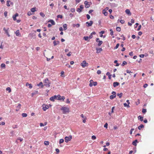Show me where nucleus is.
I'll return each instance as SVG.
<instances>
[{"label":"nucleus","mask_w":154,"mask_h":154,"mask_svg":"<svg viewBox=\"0 0 154 154\" xmlns=\"http://www.w3.org/2000/svg\"><path fill=\"white\" fill-rule=\"evenodd\" d=\"M107 126H108V124L107 123H106L104 125V127L107 128Z\"/></svg>","instance_id":"obj_57"},{"label":"nucleus","mask_w":154,"mask_h":154,"mask_svg":"<svg viewBox=\"0 0 154 154\" xmlns=\"http://www.w3.org/2000/svg\"><path fill=\"white\" fill-rule=\"evenodd\" d=\"M13 2H11L10 0H8L7 2V6L9 7L10 5H13Z\"/></svg>","instance_id":"obj_10"},{"label":"nucleus","mask_w":154,"mask_h":154,"mask_svg":"<svg viewBox=\"0 0 154 154\" xmlns=\"http://www.w3.org/2000/svg\"><path fill=\"white\" fill-rule=\"evenodd\" d=\"M42 109L44 111H45L47 109L49 108V106L47 105H43L42 106Z\"/></svg>","instance_id":"obj_8"},{"label":"nucleus","mask_w":154,"mask_h":154,"mask_svg":"<svg viewBox=\"0 0 154 154\" xmlns=\"http://www.w3.org/2000/svg\"><path fill=\"white\" fill-rule=\"evenodd\" d=\"M127 64V62L125 61H123L122 64V66H124L125 65H126Z\"/></svg>","instance_id":"obj_39"},{"label":"nucleus","mask_w":154,"mask_h":154,"mask_svg":"<svg viewBox=\"0 0 154 154\" xmlns=\"http://www.w3.org/2000/svg\"><path fill=\"white\" fill-rule=\"evenodd\" d=\"M119 84V83L117 82H115L113 83V86L114 87H116L118 86Z\"/></svg>","instance_id":"obj_15"},{"label":"nucleus","mask_w":154,"mask_h":154,"mask_svg":"<svg viewBox=\"0 0 154 154\" xmlns=\"http://www.w3.org/2000/svg\"><path fill=\"white\" fill-rule=\"evenodd\" d=\"M1 68H5V65L4 63H2L1 65Z\"/></svg>","instance_id":"obj_31"},{"label":"nucleus","mask_w":154,"mask_h":154,"mask_svg":"<svg viewBox=\"0 0 154 154\" xmlns=\"http://www.w3.org/2000/svg\"><path fill=\"white\" fill-rule=\"evenodd\" d=\"M67 25L66 24H65L63 25V27L64 30H66L67 29Z\"/></svg>","instance_id":"obj_34"},{"label":"nucleus","mask_w":154,"mask_h":154,"mask_svg":"<svg viewBox=\"0 0 154 154\" xmlns=\"http://www.w3.org/2000/svg\"><path fill=\"white\" fill-rule=\"evenodd\" d=\"M32 14L31 13V12L30 11H29L27 13V15L28 16H30Z\"/></svg>","instance_id":"obj_62"},{"label":"nucleus","mask_w":154,"mask_h":154,"mask_svg":"<svg viewBox=\"0 0 154 154\" xmlns=\"http://www.w3.org/2000/svg\"><path fill=\"white\" fill-rule=\"evenodd\" d=\"M93 23V22L92 21H90L89 22H86V24H88V25H87V26L88 27H89L92 26Z\"/></svg>","instance_id":"obj_11"},{"label":"nucleus","mask_w":154,"mask_h":154,"mask_svg":"<svg viewBox=\"0 0 154 154\" xmlns=\"http://www.w3.org/2000/svg\"><path fill=\"white\" fill-rule=\"evenodd\" d=\"M65 99V97L64 96H62L60 97L59 99H58V100H62L63 101Z\"/></svg>","instance_id":"obj_27"},{"label":"nucleus","mask_w":154,"mask_h":154,"mask_svg":"<svg viewBox=\"0 0 154 154\" xmlns=\"http://www.w3.org/2000/svg\"><path fill=\"white\" fill-rule=\"evenodd\" d=\"M115 108V106H113V107H112V111H111L112 113L114 112V109Z\"/></svg>","instance_id":"obj_60"},{"label":"nucleus","mask_w":154,"mask_h":154,"mask_svg":"<svg viewBox=\"0 0 154 154\" xmlns=\"http://www.w3.org/2000/svg\"><path fill=\"white\" fill-rule=\"evenodd\" d=\"M101 71L100 70H98L97 71V73L98 74H100L101 73Z\"/></svg>","instance_id":"obj_55"},{"label":"nucleus","mask_w":154,"mask_h":154,"mask_svg":"<svg viewBox=\"0 0 154 154\" xmlns=\"http://www.w3.org/2000/svg\"><path fill=\"white\" fill-rule=\"evenodd\" d=\"M66 103H70V101L69 99H67L66 100Z\"/></svg>","instance_id":"obj_59"},{"label":"nucleus","mask_w":154,"mask_h":154,"mask_svg":"<svg viewBox=\"0 0 154 154\" xmlns=\"http://www.w3.org/2000/svg\"><path fill=\"white\" fill-rule=\"evenodd\" d=\"M90 83L89 84V86L92 87L93 85L95 86L97 85V82H94L92 80H91L90 81Z\"/></svg>","instance_id":"obj_4"},{"label":"nucleus","mask_w":154,"mask_h":154,"mask_svg":"<svg viewBox=\"0 0 154 154\" xmlns=\"http://www.w3.org/2000/svg\"><path fill=\"white\" fill-rule=\"evenodd\" d=\"M91 139L93 140H95L96 139V137L95 136L93 135L91 137Z\"/></svg>","instance_id":"obj_44"},{"label":"nucleus","mask_w":154,"mask_h":154,"mask_svg":"<svg viewBox=\"0 0 154 154\" xmlns=\"http://www.w3.org/2000/svg\"><path fill=\"white\" fill-rule=\"evenodd\" d=\"M142 112L143 113H145L146 112V109H143Z\"/></svg>","instance_id":"obj_50"},{"label":"nucleus","mask_w":154,"mask_h":154,"mask_svg":"<svg viewBox=\"0 0 154 154\" xmlns=\"http://www.w3.org/2000/svg\"><path fill=\"white\" fill-rule=\"evenodd\" d=\"M134 130V128H132L131 129V130L130 131V134L131 135L132 134V132Z\"/></svg>","instance_id":"obj_49"},{"label":"nucleus","mask_w":154,"mask_h":154,"mask_svg":"<svg viewBox=\"0 0 154 154\" xmlns=\"http://www.w3.org/2000/svg\"><path fill=\"white\" fill-rule=\"evenodd\" d=\"M87 119V118L86 117H85V118H84V119L83 120V122L84 123H85L86 122V120Z\"/></svg>","instance_id":"obj_48"},{"label":"nucleus","mask_w":154,"mask_h":154,"mask_svg":"<svg viewBox=\"0 0 154 154\" xmlns=\"http://www.w3.org/2000/svg\"><path fill=\"white\" fill-rule=\"evenodd\" d=\"M49 142L48 141H45L44 142V144L45 145H49Z\"/></svg>","instance_id":"obj_40"},{"label":"nucleus","mask_w":154,"mask_h":154,"mask_svg":"<svg viewBox=\"0 0 154 154\" xmlns=\"http://www.w3.org/2000/svg\"><path fill=\"white\" fill-rule=\"evenodd\" d=\"M88 63H86L85 60H83L82 62L81 63V66H82L83 68H84L86 66H88Z\"/></svg>","instance_id":"obj_5"},{"label":"nucleus","mask_w":154,"mask_h":154,"mask_svg":"<svg viewBox=\"0 0 154 154\" xmlns=\"http://www.w3.org/2000/svg\"><path fill=\"white\" fill-rule=\"evenodd\" d=\"M117 95L118 96H119V98H121L122 97V93H121L120 94H117Z\"/></svg>","instance_id":"obj_35"},{"label":"nucleus","mask_w":154,"mask_h":154,"mask_svg":"<svg viewBox=\"0 0 154 154\" xmlns=\"http://www.w3.org/2000/svg\"><path fill=\"white\" fill-rule=\"evenodd\" d=\"M141 27V26L140 25L138 27L137 29L138 31H139L140 30Z\"/></svg>","instance_id":"obj_64"},{"label":"nucleus","mask_w":154,"mask_h":154,"mask_svg":"<svg viewBox=\"0 0 154 154\" xmlns=\"http://www.w3.org/2000/svg\"><path fill=\"white\" fill-rule=\"evenodd\" d=\"M124 105L125 107H127L128 108L130 107L129 105L128 104H127V103H124Z\"/></svg>","instance_id":"obj_41"},{"label":"nucleus","mask_w":154,"mask_h":154,"mask_svg":"<svg viewBox=\"0 0 154 154\" xmlns=\"http://www.w3.org/2000/svg\"><path fill=\"white\" fill-rule=\"evenodd\" d=\"M86 16H87V19L88 20L90 19V16L88 14H87Z\"/></svg>","instance_id":"obj_61"},{"label":"nucleus","mask_w":154,"mask_h":154,"mask_svg":"<svg viewBox=\"0 0 154 154\" xmlns=\"http://www.w3.org/2000/svg\"><path fill=\"white\" fill-rule=\"evenodd\" d=\"M6 90L8 91L9 93H10L11 91V89L10 88L8 87L6 89Z\"/></svg>","instance_id":"obj_32"},{"label":"nucleus","mask_w":154,"mask_h":154,"mask_svg":"<svg viewBox=\"0 0 154 154\" xmlns=\"http://www.w3.org/2000/svg\"><path fill=\"white\" fill-rule=\"evenodd\" d=\"M104 33V32L103 31H102L100 32V37H102L103 35L102 34Z\"/></svg>","instance_id":"obj_29"},{"label":"nucleus","mask_w":154,"mask_h":154,"mask_svg":"<svg viewBox=\"0 0 154 154\" xmlns=\"http://www.w3.org/2000/svg\"><path fill=\"white\" fill-rule=\"evenodd\" d=\"M144 125L143 124L140 125L138 127V129L139 130H140L143 128H144Z\"/></svg>","instance_id":"obj_24"},{"label":"nucleus","mask_w":154,"mask_h":154,"mask_svg":"<svg viewBox=\"0 0 154 154\" xmlns=\"http://www.w3.org/2000/svg\"><path fill=\"white\" fill-rule=\"evenodd\" d=\"M15 34L17 36H20V31L19 30H17L15 32Z\"/></svg>","instance_id":"obj_14"},{"label":"nucleus","mask_w":154,"mask_h":154,"mask_svg":"<svg viewBox=\"0 0 154 154\" xmlns=\"http://www.w3.org/2000/svg\"><path fill=\"white\" fill-rule=\"evenodd\" d=\"M38 86H41L42 88H43L44 86V85H43V83L42 82H41L39 83L38 84Z\"/></svg>","instance_id":"obj_26"},{"label":"nucleus","mask_w":154,"mask_h":154,"mask_svg":"<svg viewBox=\"0 0 154 154\" xmlns=\"http://www.w3.org/2000/svg\"><path fill=\"white\" fill-rule=\"evenodd\" d=\"M60 95H54V96H52L50 97V100L52 101H54L55 99L57 100L59 99Z\"/></svg>","instance_id":"obj_3"},{"label":"nucleus","mask_w":154,"mask_h":154,"mask_svg":"<svg viewBox=\"0 0 154 154\" xmlns=\"http://www.w3.org/2000/svg\"><path fill=\"white\" fill-rule=\"evenodd\" d=\"M71 11L73 13L75 11V8H72L70 9Z\"/></svg>","instance_id":"obj_45"},{"label":"nucleus","mask_w":154,"mask_h":154,"mask_svg":"<svg viewBox=\"0 0 154 154\" xmlns=\"http://www.w3.org/2000/svg\"><path fill=\"white\" fill-rule=\"evenodd\" d=\"M21 105L20 104H19L17 107V109H16V111H18L20 109Z\"/></svg>","instance_id":"obj_19"},{"label":"nucleus","mask_w":154,"mask_h":154,"mask_svg":"<svg viewBox=\"0 0 154 154\" xmlns=\"http://www.w3.org/2000/svg\"><path fill=\"white\" fill-rule=\"evenodd\" d=\"M38 93L37 91H35V92L34 93H32L31 94L32 97L34 96V95L35 94H36Z\"/></svg>","instance_id":"obj_28"},{"label":"nucleus","mask_w":154,"mask_h":154,"mask_svg":"<svg viewBox=\"0 0 154 154\" xmlns=\"http://www.w3.org/2000/svg\"><path fill=\"white\" fill-rule=\"evenodd\" d=\"M35 9L36 8L35 7L31 9V11L32 12H33L36 11Z\"/></svg>","instance_id":"obj_33"},{"label":"nucleus","mask_w":154,"mask_h":154,"mask_svg":"<svg viewBox=\"0 0 154 154\" xmlns=\"http://www.w3.org/2000/svg\"><path fill=\"white\" fill-rule=\"evenodd\" d=\"M64 140L63 139H60L59 141V143L61 144V143H63L64 142Z\"/></svg>","instance_id":"obj_37"},{"label":"nucleus","mask_w":154,"mask_h":154,"mask_svg":"<svg viewBox=\"0 0 154 154\" xmlns=\"http://www.w3.org/2000/svg\"><path fill=\"white\" fill-rule=\"evenodd\" d=\"M8 29H9L8 28V29H6L5 28H3V30L6 33L8 32Z\"/></svg>","instance_id":"obj_53"},{"label":"nucleus","mask_w":154,"mask_h":154,"mask_svg":"<svg viewBox=\"0 0 154 154\" xmlns=\"http://www.w3.org/2000/svg\"><path fill=\"white\" fill-rule=\"evenodd\" d=\"M96 41L98 43V46H100L103 43V42L102 41L100 40L99 38H96Z\"/></svg>","instance_id":"obj_7"},{"label":"nucleus","mask_w":154,"mask_h":154,"mask_svg":"<svg viewBox=\"0 0 154 154\" xmlns=\"http://www.w3.org/2000/svg\"><path fill=\"white\" fill-rule=\"evenodd\" d=\"M72 137L71 135H70L68 136H66L65 137V141L66 143L68 142L69 141L71 140L72 139Z\"/></svg>","instance_id":"obj_6"},{"label":"nucleus","mask_w":154,"mask_h":154,"mask_svg":"<svg viewBox=\"0 0 154 154\" xmlns=\"http://www.w3.org/2000/svg\"><path fill=\"white\" fill-rule=\"evenodd\" d=\"M96 53H100L101 51H103V50L101 48H96Z\"/></svg>","instance_id":"obj_13"},{"label":"nucleus","mask_w":154,"mask_h":154,"mask_svg":"<svg viewBox=\"0 0 154 154\" xmlns=\"http://www.w3.org/2000/svg\"><path fill=\"white\" fill-rule=\"evenodd\" d=\"M84 4L85 5V6L86 8H88L90 6V5L89 4V2L87 1H85Z\"/></svg>","instance_id":"obj_12"},{"label":"nucleus","mask_w":154,"mask_h":154,"mask_svg":"<svg viewBox=\"0 0 154 154\" xmlns=\"http://www.w3.org/2000/svg\"><path fill=\"white\" fill-rule=\"evenodd\" d=\"M64 72L63 71H62L61 72V76H62V77H64V76H63V75H64Z\"/></svg>","instance_id":"obj_56"},{"label":"nucleus","mask_w":154,"mask_h":154,"mask_svg":"<svg viewBox=\"0 0 154 154\" xmlns=\"http://www.w3.org/2000/svg\"><path fill=\"white\" fill-rule=\"evenodd\" d=\"M40 15L43 17H44L45 16V14L42 12H40Z\"/></svg>","instance_id":"obj_42"},{"label":"nucleus","mask_w":154,"mask_h":154,"mask_svg":"<svg viewBox=\"0 0 154 154\" xmlns=\"http://www.w3.org/2000/svg\"><path fill=\"white\" fill-rule=\"evenodd\" d=\"M83 8V6L82 5H81L80 6V8H78L77 9V11L78 12H80Z\"/></svg>","instance_id":"obj_9"},{"label":"nucleus","mask_w":154,"mask_h":154,"mask_svg":"<svg viewBox=\"0 0 154 154\" xmlns=\"http://www.w3.org/2000/svg\"><path fill=\"white\" fill-rule=\"evenodd\" d=\"M116 97V95H111L110 96V99L111 100L113 99L114 98Z\"/></svg>","instance_id":"obj_30"},{"label":"nucleus","mask_w":154,"mask_h":154,"mask_svg":"<svg viewBox=\"0 0 154 154\" xmlns=\"http://www.w3.org/2000/svg\"><path fill=\"white\" fill-rule=\"evenodd\" d=\"M102 13L105 16H107L108 14V12H106V11L104 9L103 10Z\"/></svg>","instance_id":"obj_20"},{"label":"nucleus","mask_w":154,"mask_h":154,"mask_svg":"<svg viewBox=\"0 0 154 154\" xmlns=\"http://www.w3.org/2000/svg\"><path fill=\"white\" fill-rule=\"evenodd\" d=\"M17 140H20V142H21L23 141V139L22 138H21L20 137H18L17 138Z\"/></svg>","instance_id":"obj_54"},{"label":"nucleus","mask_w":154,"mask_h":154,"mask_svg":"<svg viewBox=\"0 0 154 154\" xmlns=\"http://www.w3.org/2000/svg\"><path fill=\"white\" fill-rule=\"evenodd\" d=\"M48 22H50L53 25H54L55 24V23L53 20H49Z\"/></svg>","instance_id":"obj_25"},{"label":"nucleus","mask_w":154,"mask_h":154,"mask_svg":"<svg viewBox=\"0 0 154 154\" xmlns=\"http://www.w3.org/2000/svg\"><path fill=\"white\" fill-rule=\"evenodd\" d=\"M127 73H132V72H131L130 71H129V70H127L126 71Z\"/></svg>","instance_id":"obj_63"},{"label":"nucleus","mask_w":154,"mask_h":154,"mask_svg":"<svg viewBox=\"0 0 154 154\" xmlns=\"http://www.w3.org/2000/svg\"><path fill=\"white\" fill-rule=\"evenodd\" d=\"M125 12L128 15H131V12H130V10L128 9H127L125 10Z\"/></svg>","instance_id":"obj_18"},{"label":"nucleus","mask_w":154,"mask_h":154,"mask_svg":"<svg viewBox=\"0 0 154 154\" xmlns=\"http://www.w3.org/2000/svg\"><path fill=\"white\" fill-rule=\"evenodd\" d=\"M116 30L117 31L120 32L121 31V28L119 27H117L116 28Z\"/></svg>","instance_id":"obj_43"},{"label":"nucleus","mask_w":154,"mask_h":154,"mask_svg":"<svg viewBox=\"0 0 154 154\" xmlns=\"http://www.w3.org/2000/svg\"><path fill=\"white\" fill-rule=\"evenodd\" d=\"M44 85L47 87H49L50 86V82L48 78L46 79L44 81Z\"/></svg>","instance_id":"obj_2"},{"label":"nucleus","mask_w":154,"mask_h":154,"mask_svg":"<svg viewBox=\"0 0 154 154\" xmlns=\"http://www.w3.org/2000/svg\"><path fill=\"white\" fill-rule=\"evenodd\" d=\"M83 38H84V39L85 40L87 41L88 40V39L89 38V37L88 36H84Z\"/></svg>","instance_id":"obj_46"},{"label":"nucleus","mask_w":154,"mask_h":154,"mask_svg":"<svg viewBox=\"0 0 154 154\" xmlns=\"http://www.w3.org/2000/svg\"><path fill=\"white\" fill-rule=\"evenodd\" d=\"M26 86H29V88L30 89L32 88V85L31 84H29L28 82L26 83Z\"/></svg>","instance_id":"obj_17"},{"label":"nucleus","mask_w":154,"mask_h":154,"mask_svg":"<svg viewBox=\"0 0 154 154\" xmlns=\"http://www.w3.org/2000/svg\"><path fill=\"white\" fill-rule=\"evenodd\" d=\"M120 22L122 24H123L125 23V21L124 20H120Z\"/></svg>","instance_id":"obj_58"},{"label":"nucleus","mask_w":154,"mask_h":154,"mask_svg":"<svg viewBox=\"0 0 154 154\" xmlns=\"http://www.w3.org/2000/svg\"><path fill=\"white\" fill-rule=\"evenodd\" d=\"M57 17L58 18H60L61 19H62L63 18V16L62 15H57Z\"/></svg>","instance_id":"obj_47"},{"label":"nucleus","mask_w":154,"mask_h":154,"mask_svg":"<svg viewBox=\"0 0 154 154\" xmlns=\"http://www.w3.org/2000/svg\"><path fill=\"white\" fill-rule=\"evenodd\" d=\"M59 42L58 41H54L53 42L54 45V46L56 45L57 44H59Z\"/></svg>","instance_id":"obj_21"},{"label":"nucleus","mask_w":154,"mask_h":154,"mask_svg":"<svg viewBox=\"0 0 154 154\" xmlns=\"http://www.w3.org/2000/svg\"><path fill=\"white\" fill-rule=\"evenodd\" d=\"M63 112V113L64 114H66L69 112V108L66 106H63L60 108Z\"/></svg>","instance_id":"obj_1"},{"label":"nucleus","mask_w":154,"mask_h":154,"mask_svg":"<svg viewBox=\"0 0 154 154\" xmlns=\"http://www.w3.org/2000/svg\"><path fill=\"white\" fill-rule=\"evenodd\" d=\"M110 31L111 32L110 33V35H113V32L112 29H110Z\"/></svg>","instance_id":"obj_51"},{"label":"nucleus","mask_w":154,"mask_h":154,"mask_svg":"<svg viewBox=\"0 0 154 154\" xmlns=\"http://www.w3.org/2000/svg\"><path fill=\"white\" fill-rule=\"evenodd\" d=\"M137 140H136L134 141L133 142L132 144L134 146H136L137 145Z\"/></svg>","instance_id":"obj_23"},{"label":"nucleus","mask_w":154,"mask_h":154,"mask_svg":"<svg viewBox=\"0 0 154 154\" xmlns=\"http://www.w3.org/2000/svg\"><path fill=\"white\" fill-rule=\"evenodd\" d=\"M22 116L23 117H26L27 116V115L26 113H23L22 114Z\"/></svg>","instance_id":"obj_36"},{"label":"nucleus","mask_w":154,"mask_h":154,"mask_svg":"<svg viewBox=\"0 0 154 154\" xmlns=\"http://www.w3.org/2000/svg\"><path fill=\"white\" fill-rule=\"evenodd\" d=\"M138 119L140 120L142 122V121H143V117L140 116H138Z\"/></svg>","instance_id":"obj_22"},{"label":"nucleus","mask_w":154,"mask_h":154,"mask_svg":"<svg viewBox=\"0 0 154 154\" xmlns=\"http://www.w3.org/2000/svg\"><path fill=\"white\" fill-rule=\"evenodd\" d=\"M119 43H118L117 44L116 47L114 48V49H116L117 48H118L119 47Z\"/></svg>","instance_id":"obj_38"},{"label":"nucleus","mask_w":154,"mask_h":154,"mask_svg":"<svg viewBox=\"0 0 154 154\" xmlns=\"http://www.w3.org/2000/svg\"><path fill=\"white\" fill-rule=\"evenodd\" d=\"M75 26H76L77 27H79L80 26V24L79 23H77L76 25H73V27H75Z\"/></svg>","instance_id":"obj_52"},{"label":"nucleus","mask_w":154,"mask_h":154,"mask_svg":"<svg viewBox=\"0 0 154 154\" xmlns=\"http://www.w3.org/2000/svg\"><path fill=\"white\" fill-rule=\"evenodd\" d=\"M19 15L18 14V13H16L15 15H14L13 16V18L14 20H16V18Z\"/></svg>","instance_id":"obj_16"}]
</instances>
